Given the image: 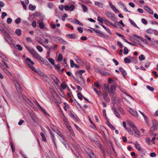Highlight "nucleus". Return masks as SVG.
<instances>
[{"label":"nucleus","mask_w":158,"mask_h":158,"mask_svg":"<svg viewBox=\"0 0 158 158\" xmlns=\"http://www.w3.org/2000/svg\"><path fill=\"white\" fill-rule=\"evenodd\" d=\"M26 48L27 49L28 51L30 52L33 56L35 57V58L37 60L42 61L43 60V58L39 55L33 49H30L27 47L25 46Z\"/></svg>","instance_id":"f257e3e1"},{"label":"nucleus","mask_w":158,"mask_h":158,"mask_svg":"<svg viewBox=\"0 0 158 158\" xmlns=\"http://www.w3.org/2000/svg\"><path fill=\"white\" fill-rule=\"evenodd\" d=\"M26 63L27 65L32 70L34 71L35 72H36V70L35 67L33 66L34 64V63L33 61H32L31 60L28 58H27L26 60Z\"/></svg>","instance_id":"f03ea898"},{"label":"nucleus","mask_w":158,"mask_h":158,"mask_svg":"<svg viewBox=\"0 0 158 158\" xmlns=\"http://www.w3.org/2000/svg\"><path fill=\"white\" fill-rule=\"evenodd\" d=\"M23 98L25 101L27 102L28 104L32 107L34 108V104L31 101L27 98L26 97H25L24 98Z\"/></svg>","instance_id":"7ed1b4c3"},{"label":"nucleus","mask_w":158,"mask_h":158,"mask_svg":"<svg viewBox=\"0 0 158 158\" xmlns=\"http://www.w3.org/2000/svg\"><path fill=\"white\" fill-rule=\"evenodd\" d=\"M15 83L16 88L17 91L19 93H21L22 92V89L20 85L17 82H15Z\"/></svg>","instance_id":"20e7f679"},{"label":"nucleus","mask_w":158,"mask_h":158,"mask_svg":"<svg viewBox=\"0 0 158 158\" xmlns=\"http://www.w3.org/2000/svg\"><path fill=\"white\" fill-rule=\"evenodd\" d=\"M129 111L131 114L134 116L135 117H138V115L136 111L130 108L129 109Z\"/></svg>","instance_id":"39448f33"},{"label":"nucleus","mask_w":158,"mask_h":158,"mask_svg":"<svg viewBox=\"0 0 158 158\" xmlns=\"http://www.w3.org/2000/svg\"><path fill=\"white\" fill-rule=\"evenodd\" d=\"M115 89L116 86L114 84L111 85L110 88L109 89V92L111 94H114Z\"/></svg>","instance_id":"423d86ee"},{"label":"nucleus","mask_w":158,"mask_h":158,"mask_svg":"<svg viewBox=\"0 0 158 158\" xmlns=\"http://www.w3.org/2000/svg\"><path fill=\"white\" fill-rule=\"evenodd\" d=\"M38 23L39 24L40 27L41 29H43L44 27V25L43 23V20L40 19L37 21Z\"/></svg>","instance_id":"0eeeda50"},{"label":"nucleus","mask_w":158,"mask_h":158,"mask_svg":"<svg viewBox=\"0 0 158 158\" xmlns=\"http://www.w3.org/2000/svg\"><path fill=\"white\" fill-rule=\"evenodd\" d=\"M77 81L78 83L81 85H83L84 84V81L83 77H80V78H78V79L77 80Z\"/></svg>","instance_id":"6e6552de"},{"label":"nucleus","mask_w":158,"mask_h":158,"mask_svg":"<svg viewBox=\"0 0 158 158\" xmlns=\"http://www.w3.org/2000/svg\"><path fill=\"white\" fill-rule=\"evenodd\" d=\"M132 59V58L131 56H128L124 59V62L125 63L129 64L131 62V60H130Z\"/></svg>","instance_id":"1a4fd4ad"},{"label":"nucleus","mask_w":158,"mask_h":158,"mask_svg":"<svg viewBox=\"0 0 158 158\" xmlns=\"http://www.w3.org/2000/svg\"><path fill=\"white\" fill-rule=\"evenodd\" d=\"M144 8L148 13L151 14H153V11L148 6H144Z\"/></svg>","instance_id":"9d476101"},{"label":"nucleus","mask_w":158,"mask_h":158,"mask_svg":"<svg viewBox=\"0 0 158 158\" xmlns=\"http://www.w3.org/2000/svg\"><path fill=\"white\" fill-rule=\"evenodd\" d=\"M50 134L51 135V137H52V141L54 144L55 146L56 147V144L55 143V138L54 136V135L53 132L51 131H50Z\"/></svg>","instance_id":"9b49d317"},{"label":"nucleus","mask_w":158,"mask_h":158,"mask_svg":"<svg viewBox=\"0 0 158 158\" xmlns=\"http://www.w3.org/2000/svg\"><path fill=\"white\" fill-rule=\"evenodd\" d=\"M59 135L60 136V137L62 138V140H61V142L64 145L65 147L66 148H67L68 145L67 144L66 142L64 139L63 137V135L61 134H60V135Z\"/></svg>","instance_id":"f8f14e48"},{"label":"nucleus","mask_w":158,"mask_h":158,"mask_svg":"<svg viewBox=\"0 0 158 158\" xmlns=\"http://www.w3.org/2000/svg\"><path fill=\"white\" fill-rule=\"evenodd\" d=\"M66 36L68 38L71 39H75L77 38V36L73 34H67Z\"/></svg>","instance_id":"ddd939ff"},{"label":"nucleus","mask_w":158,"mask_h":158,"mask_svg":"<svg viewBox=\"0 0 158 158\" xmlns=\"http://www.w3.org/2000/svg\"><path fill=\"white\" fill-rule=\"evenodd\" d=\"M4 39L6 41L9 43L10 44L14 45V44L13 43L11 37L9 38L8 39L5 38Z\"/></svg>","instance_id":"4468645a"},{"label":"nucleus","mask_w":158,"mask_h":158,"mask_svg":"<svg viewBox=\"0 0 158 158\" xmlns=\"http://www.w3.org/2000/svg\"><path fill=\"white\" fill-rule=\"evenodd\" d=\"M119 70L122 73L123 77H125L126 76L127 74L126 72L122 68L120 67L119 68Z\"/></svg>","instance_id":"2eb2a0df"},{"label":"nucleus","mask_w":158,"mask_h":158,"mask_svg":"<svg viewBox=\"0 0 158 158\" xmlns=\"http://www.w3.org/2000/svg\"><path fill=\"white\" fill-rule=\"evenodd\" d=\"M133 130L135 132V136L136 137H138L140 135V133L139 131L137 130L136 127L135 128V129H134Z\"/></svg>","instance_id":"dca6fc26"},{"label":"nucleus","mask_w":158,"mask_h":158,"mask_svg":"<svg viewBox=\"0 0 158 158\" xmlns=\"http://www.w3.org/2000/svg\"><path fill=\"white\" fill-rule=\"evenodd\" d=\"M135 146L138 150H140L141 148V147L137 142L135 143Z\"/></svg>","instance_id":"f3484780"},{"label":"nucleus","mask_w":158,"mask_h":158,"mask_svg":"<svg viewBox=\"0 0 158 158\" xmlns=\"http://www.w3.org/2000/svg\"><path fill=\"white\" fill-rule=\"evenodd\" d=\"M157 125L156 124H153V126L151 128L150 130V132H152L154 130L157 129Z\"/></svg>","instance_id":"a211bd4d"},{"label":"nucleus","mask_w":158,"mask_h":158,"mask_svg":"<svg viewBox=\"0 0 158 158\" xmlns=\"http://www.w3.org/2000/svg\"><path fill=\"white\" fill-rule=\"evenodd\" d=\"M104 20L106 21V24H107L108 26H112L114 27L115 25H114V24L110 23L109 21H108L106 19H104Z\"/></svg>","instance_id":"6ab92c4d"},{"label":"nucleus","mask_w":158,"mask_h":158,"mask_svg":"<svg viewBox=\"0 0 158 158\" xmlns=\"http://www.w3.org/2000/svg\"><path fill=\"white\" fill-rule=\"evenodd\" d=\"M93 31L96 33L99 34V35H100V36L101 37H102L104 35L98 29H93Z\"/></svg>","instance_id":"aec40b11"},{"label":"nucleus","mask_w":158,"mask_h":158,"mask_svg":"<svg viewBox=\"0 0 158 158\" xmlns=\"http://www.w3.org/2000/svg\"><path fill=\"white\" fill-rule=\"evenodd\" d=\"M47 36L48 37V38H50L51 39H52V40H54V38H58V39L59 40V39H60V40H62V41H63V40L62 39H60V38H59L57 36H54L53 35L50 36L49 35H47Z\"/></svg>","instance_id":"412c9836"},{"label":"nucleus","mask_w":158,"mask_h":158,"mask_svg":"<svg viewBox=\"0 0 158 158\" xmlns=\"http://www.w3.org/2000/svg\"><path fill=\"white\" fill-rule=\"evenodd\" d=\"M94 4L98 6L99 7H100L101 8H103V4L101 3V2H95Z\"/></svg>","instance_id":"4be33fe9"},{"label":"nucleus","mask_w":158,"mask_h":158,"mask_svg":"<svg viewBox=\"0 0 158 158\" xmlns=\"http://www.w3.org/2000/svg\"><path fill=\"white\" fill-rule=\"evenodd\" d=\"M104 98L105 100H107L108 101H110V99L109 98L108 94L106 92L104 93V95H103Z\"/></svg>","instance_id":"5701e85b"},{"label":"nucleus","mask_w":158,"mask_h":158,"mask_svg":"<svg viewBox=\"0 0 158 158\" xmlns=\"http://www.w3.org/2000/svg\"><path fill=\"white\" fill-rule=\"evenodd\" d=\"M104 19H106L103 17H102L101 18H100V17H98V18L97 20L98 21L102 23H103V21H104V22H105L106 23V21L104 20Z\"/></svg>","instance_id":"b1692460"},{"label":"nucleus","mask_w":158,"mask_h":158,"mask_svg":"<svg viewBox=\"0 0 158 158\" xmlns=\"http://www.w3.org/2000/svg\"><path fill=\"white\" fill-rule=\"evenodd\" d=\"M85 150L89 155L93 152V151L91 150L87 147H85Z\"/></svg>","instance_id":"393cba45"},{"label":"nucleus","mask_w":158,"mask_h":158,"mask_svg":"<svg viewBox=\"0 0 158 158\" xmlns=\"http://www.w3.org/2000/svg\"><path fill=\"white\" fill-rule=\"evenodd\" d=\"M129 20L131 24L133 25L134 27L139 29V27H137V25L133 21L130 19H129Z\"/></svg>","instance_id":"a878e982"},{"label":"nucleus","mask_w":158,"mask_h":158,"mask_svg":"<svg viewBox=\"0 0 158 158\" xmlns=\"http://www.w3.org/2000/svg\"><path fill=\"white\" fill-rule=\"evenodd\" d=\"M36 6H33L31 4H30L29 5V9L33 11L35 9Z\"/></svg>","instance_id":"bb28decb"},{"label":"nucleus","mask_w":158,"mask_h":158,"mask_svg":"<svg viewBox=\"0 0 158 158\" xmlns=\"http://www.w3.org/2000/svg\"><path fill=\"white\" fill-rule=\"evenodd\" d=\"M67 86V85L66 84L65 82H63L61 85V87L63 89H64Z\"/></svg>","instance_id":"cd10ccee"},{"label":"nucleus","mask_w":158,"mask_h":158,"mask_svg":"<svg viewBox=\"0 0 158 158\" xmlns=\"http://www.w3.org/2000/svg\"><path fill=\"white\" fill-rule=\"evenodd\" d=\"M15 33L18 36L21 35V31L20 29H17L15 31Z\"/></svg>","instance_id":"c85d7f7f"},{"label":"nucleus","mask_w":158,"mask_h":158,"mask_svg":"<svg viewBox=\"0 0 158 158\" xmlns=\"http://www.w3.org/2000/svg\"><path fill=\"white\" fill-rule=\"evenodd\" d=\"M63 120L64 123L66 127L68 126H69V124L67 122V121L66 118V117H64L63 118Z\"/></svg>","instance_id":"c756f323"},{"label":"nucleus","mask_w":158,"mask_h":158,"mask_svg":"<svg viewBox=\"0 0 158 158\" xmlns=\"http://www.w3.org/2000/svg\"><path fill=\"white\" fill-rule=\"evenodd\" d=\"M139 40L143 42L144 44H147V42L146 40L141 37H139Z\"/></svg>","instance_id":"7c9ffc66"},{"label":"nucleus","mask_w":158,"mask_h":158,"mask_svg":"<svg viewBox=\"0 0 158 158\" xmlns=\"http://www.w3.org/2000/svg\"><path fill=\"white\" fill-rule=\"evenodd\" d=\"M36 72H35V73H37L38 74L40 75L41 76H44L45 75L43 73L40 71V70L39 69H38L36 70Z\"/></svg>","instance_id":"2f4dec72"},{"label":"nucleus","mask_w":158,"mask_h":158,"mask_svg":"<svg viewBox=\"0 0 158 158\" xmlns=\"http://www.w3.org/2000/svg\"><path fill=\"white\" fill-rule=\"evenodd\" d=\"M40 135L42 137V140L44 142H46V139L44 134L43 133H41Z\"/></svg>","instance_id":"473e14b6"},{"label":"nucleus","mask_w":158,"mask_h":158,"mask_svg":"<svg viewBox=\"0 0 158 158\" xmlns=\"http://www.w3.org/2000/svg\"><path fill=\"white\" fill-rule=\"evenodd\" d=\"M43 78L44 79L45 81L48 82L49 83L50 81V80L48 77L46 75H44L43 76Z\"/></svg>","instance_id":"72a5a7b5"},{"label":"nucleus","mask_w":158,"mask_h":158,"mask_svg":"<svg viewBox=\"0 0 158 158\" xmlns=\"http://www.w3.org/2000/svg\"><path fill=\"white\" fill-rule=\"evenodd\" d=\"M101 25L106 31L108 33L110 34L111 33L110 31L108 28L106 27V26L103 24H101Z\"/></svg>","instance_id":"f704fd0d"},{"label":"nucleus","mask_w":158,"mask_h":158,"mask_svg":"<svg viewBox=\"0 0 158 158\" xmlns=\"http://www.w3.org/2000/svg\"><path fill=\"white\" fill-rule=\"evenodd\" d=\"M100 74L103 75L107 76L110 74V73H109L104 72L103 71H102L100 72Z\"/></svg>","instance_id":"c9c22d12"},{"label":"nucleus","mask_w":158,"mask_h":158,"mask_svg":"<svg viewBox=\"0 0 158 158\" xmlns=\"http://www.w3.org/2000/svg\"><path fill=\"white\" fill-rule=\"evenodd\" d=\"M154 31V30H153V29H152L151 28H149L147 30V32L149 34H153V31Z\"/></svg>","instance_id":"e433bc0d"},{"label":"nucleus","mask_w":158,"mask_h":158,"mask_svg":"<svg viewBox=\"0 0 158 158\" xmlns=\"http://www.w3.org/2000/svg\"><path fill=\"white\" fill-rule=\"evenodd\" d=\"M84 12H85L87 11V6L84 4H82L81 6Z\"/></svg>","instance_id":"4c0bfd02"},{"label":"nucleus","mask_w":158,"mask_h":158,"mask_svg":"<svg viewBox=\"0 0 158 158\" xmlns=\"http://www.w3.org/2000/svg\"><path fill=\"white\" fill-rule=\"evenodd\" d=\"M74 20L75 21L77 24H78L81 26H83V24L81 22H80L76 18H74Z\"/></svg>","instance_id":"58836bf2"},{"label":"nucleus","mask_w":158,"mask_h":158,"mask_svg":"<svg viewBox=\"0 0 158 158\" xmlns=\"http://www.w3.org/2000/svg\"><path fill=\"white\" fill-rule=\"evenodd\" d=\"M128 52V50L127 48L126 47H124V49L123 50L124 54L125 55H127V54Z\"/></svg>","instance_id":"ea45409f"},{"label":"nucleus","mask_w":158,"mask_h":158,"mask_svg":"<svg viewBox=\"0 0 158 158\" xmlns=\"http://www.w3.org/2000/svg\"><path fill=\"white\" fill-rule=\"evenodd\" d=\"M104 87L105 90L106 92H109V88L108 87V85L106 84H104Z\"/></svg>","instance_id":"a19ab883"},{"label":"nucleus","mask_w":158,"mask_h":158,"mask_svg":"<svg viewBox=\"0 0 158 158\" xmlns=\"http://www.w3.org/2000/svg\"><path fill=\"white\" fill-rule=\"evenodd\" d=\"M36 104L39 107L41 110L42 111L44 110V109L43 108L42 106H41L38 103V102L35 100V102Z\"/></svg>","instance_id":"79ce46f5"},{"label":"nucleus","mask_w":158,"mask_h":158,"mask_svg":"<svg viewBox=\"0 0 158 158\" xmlns=\"http://www.w3.org/2000/svg\"><path fill=\"white\" fill-rule=\"evenodd\" d=\"M114 113L115 115L118 118H120V115L119 114V113L118 112L117 110H116L114 111L113 112Z\"/></svg>","instance_id":"37998d69"},{"label":"nucleus","mask_w":158,"mask_h":158,"mask_svg":"<svg viewBox=\"0 0 158 158\" xmlns=\"http://www.w3.org/2000/svg\"><path fill=\"white\" fill-rule=\"evenodd\" d=\"M146 88L151 91H153L154 90V89L153 87L149 85H147L146 86Z\"/></svg>","instance_id":"c03bdc74"},{"label":"nucleus","mask_w":158,"mask_h":158,"mask_svg":"<svg viewBox=\"0 0 158 158\" xmlns=\"http://www.w3.org/2000/svg\"><path fill=\"white\" fill-rule=\"evenodd\" d=\"M126 130H127V132H128V133L130 135H133V132L132 131L131 129L129 128H126Z\"/></svg>","instance_id":"a18cd8bd"},{"label":"nucleus","mask_w":158,"mask_h":158,"mask_svg":"<svg viewBox=\"0 0 158 158\" xmlns=\"http://www.w3.org/2000/svg\"><path fill=\"white\" fill-rule=\"evenodd\" d=\"M54 67L58 71H59L60 70V65H59V64L55 65L54 64Z\"/></svg>","instance_id":"49530a36"},{"label":"nucleus","mask_w":158,"mask_h":158,"mask_svg":"<svg viewBox=\"0 0 158 158\" xmlns=\"http://www.w3.org/2000/svg\"><path fill=\"white\" fill-rule=\"evenodd\" d=\"M105 14L109 18H111L113 15L111 13L109 12H106Z\"/></svg>","instance_id":"de8ad7c7"},{"label":"nucleus","mask_w":158,"mask_h":158,"mask_svg":"<svg viewBox=\"0 0 158 158\" xmlns=\"http://www.w3.org/2000/svg\"><path fill=\"white\" fill-rule=\"evenodd\" d=\"M129 124L130 126L132 127L133 129H135L136 127L131 122H129Z\"/></svg>","instance_id":"09e8293b"},{"label":"nucleus","mask_w":158,"mask_h":158,"mask_svg":"<svg viewBox=\"0 0 158 158\" xmlns=\"http://www.w3.org/2000/svg\"><path fill=\"white\" fill-rule=\"evenodd\" d=\"M3 34H4L5 36L6 37L7 39H8L9 38L11 37L9 34L7 33V32L6 31Z\"/></svg>","instance_id":"8fccbe9b"},{"label":"nucleus","mask_w":158,"mask_h":158,"mask_svg":"<svg viewBox=\"0 0 158 158\" xmlns=\"http://www.w3.org/2000/svg\"><path fill=\"white\" fill-rule=\"evenodd\" d=\"M70 116L73 118V119L75 121H76L77 120V118L76 117V116H75L73 114V113H71L70 114Z\"/></svg>","instance_id":"3c124183"},{"label":"nucleus","mask_w":158,"mask_h":158,"mask_svg":"<svg viewBox=\"0 0 158 158\" xmlns=\"http://www.w3.org/2000/svg\"><path fill=\"white\" fill-rule=\"evenodd\" d=\"M89 156L91 158H97L96 156L93 152H92V153L90 154Z\"/></svg>","instance_id":"603ef678"},{"label":"nucleus","mask_w":158,"mask_h":158,"mask_svg":"<svg viewBox=\"0 0 158 158\" xmlns=\"http://www.w3.org/2000/svg\"><path fill=\"white\" fill-rule=\"evenodd\" d=\"M36 48L38 51L40 52H41L43 51V48H42L39 46H37Z\"/></svg>","instance_id":"864d4df0"},{"label":"nucleus","mask_w":158,"mask_h":158,"mask_svg":"<svg viewBox=\"0 0 158 158\" xmlns=\"http://www.w3.org/2000/svg\"><path fill=\"white\" fill-rule=\"evenodd\" d=\"M77 97L79 99H80L81 100L82 99V96L81 94V93H79L77 94Z\"/></svg>","instance_id":"5fc2aeb1"},{"label":"nucleus","mask_w":158,"mask_h":158,"mask_svg":"<svg viewBox=\"0 0 158 158\" xmlns=\"http://www.w3.org/2000/svg\"><path fill=\"white\" fill-rule=\"evenodd\" d=\"M63 57L62 56L61 54H60L59 55L58 57V58L57 60L59 61H61L62 60Z\"/></svg>","instance_id":"6e6d98bb"},{"label":"nucleus","mask_w":158,"mask_h":158,"mask_svg":"<svg viewBox=\"0 0 158 158\" xmlns=\"http://www.w3.org/2000/svg\"><path fill=\"white\" fill-rule=\"evenodd\" d=\"M145 56L142 54L141 55L139 56V60L140 61H142L143 60H144L145 59Z\"/></svg>","instance_id":"4d7b16f0"},{"label":"nucleus","mask_w":158,"mask_h":158,"mask_svg":"<svg viewBox=\"0 0 158 158\" xmlns=\"http://www.w3.org/2000/svg\"><path fill=\"white\" fill-rule=\"evenodd\" d=\"M10 145H11L12 150L13 152V153L15 151V147L13 145L12 142H10Z\"/></svg>","instance_id":"13d9d810"},{"label":"nucleus","mask_w":158,"mask_h":158,"mask_svg":"<svg viewBox=\"0 0 158 158\" xmlns=\"http://www.w3.org/2000/svg\"><path fill=\"white\" fill-rule=\"evenodd\" d=\"M120 4L122 5L124 9V11L126 12H130V11H128L127 9L126 6L123 4L122 3H121Z\"/></svg>","instance_id":"bf43d9fd"},{"label":"nucleus","mask_w":158,"mask_h":158,"mask_svg":"<svg viewBox=\"0 0 158 158\" xmlns=\"http://www.w3.org/2000/svg\"><path fill=\"white\" fill-rule=\"evenodd\" d=\"M48 60L53 65L54 64V59H53L52 58H49L48 59Z\"/></svg>","instance_id":"052dcab7"},{"label":"nucleus","mask_w":158,"mask_h":158,"mask_svg":"<svg viewBox=\"0 0 158 158\" xmlns=\"http://www.w3.org/2000/svg\"><path fill=\"white\" fill-rule=\"evenodd\" d=\"M7 15V14H6V13L4 12H2V15H1L2 18V19H3L5 18V17Z\"/></svg>","instance_id":"680f3d73"},{"label":"nucleus","mask_w":158,"mask_h":158,"mask_svg":"<svg viewBox=\"0 0 158 158\" xmlns=\"http://www.w3.org/2000/svg\"><path fill=\"white\" fill-rule=\"evenodd\" d=\"M21 21V19L20 18H17V19H15V23L18 24Z\"/></svg>","instance_id":"e2e57ef3"},{"label":"nucleus","mask_w":158,"mask_h":158,"mask_svg":"<svg viewBox=\"0 0 158 158\" xmlns=\"http://www.w3.org/2000/svg\"><path fill=\"white\" fill-rule=\"evenodd\" d=\"M74 7L75 6L74 5H71L70 7L69 6V10L71 11H72L74 10Z\"/></svg>","instance_id":"0e129e2a"},{"label":"nucleus","mask_w":158,"mask_h":158,"mask_svg":"<svg viewBox=\"0 0 158 158\" xmlns=\"http://www.w3.org/2000/svg\"><path fill=\"white\" fill-rule=\"evenodd\" d=\"M4 72L8 76H11V73L7 70L4 69Z\"/></svg>","instance_id":"69168bd1"},{"label":"nucleus","mask_w":158,"mask_h":158,"mask_svg":"<svg viewBox=\"0 0 158 158\" xmlns=\"http://www.w3.org/2000/svg\"><path fill=\"white\" fill-rule=\"evenodd\" d=\"M68 17V15L66 14H64L63 15V16L62 17V19L63 21H64L65 20L66 18Z\"/></svg>","instance_id":"338daca9"},{"label":"nucleus","mask_w":158,"mask_h":158,"mask_svg":"<svg viewBox=\"0 0 158 158\" xmlns=\"http://www.w3.org/2000/svg\"><path fill=\"white\" fill-rule=\"evenodd\" d=\"M12 21V20L11 18H8L6 21V22L8 24H10V23Z\"/></svg>","instance_id":"774afa93"}]
</instances>
